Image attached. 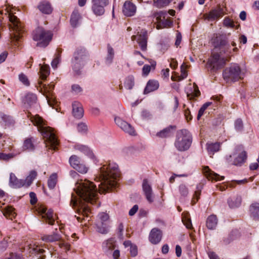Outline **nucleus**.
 Listing matches in <instances>:
<instances>
[{
  "instance_id": "7",
  "label": "nucleus",
  "mask_w": 259,
  "mask_h": 259,
  "mask_svg": "<svg viewBox=\"0 0 259 259\" xmlns=\"http://www.w3.org/2000/svg\"><path fill=\"white\" fill-rule=\"evenodd\" d=\"M52 38V33L51 31L46 30L42 27L37 28L33 33V39L39 41L37 46L46 47Z\"/></svg>"
},
{
  "instance_id": "57",
  "label": "nucleus",
  "mask_w": 259,
  "mask_h": 259,
  "mask_svg": "<svg viewBox=\"0 0 259 259\" xmlns=\"http://www.w3.org/2000/svg\"><path fill=\"white\" fill-rule=\"evenodd\" d=\"M224 25L227 27H233V22L229 18H225L224 20Z\"/></svg>"
},
{
  "instance_id": "36",
  "label": "nucleus",
  "mask_w": 259,
  "mask_h": 259,
  "mask_svg": "<svg viewBox=\"0 0 259 259\" xmlns=\"http://www.w3.org/2000/svg\"><path fill=\"white\" fill-rule=\"evenodd\" d=\"M175 130V127L172 126H169L160 132L157 133V136L160 138H165L167 137H169L172 131Z\"/></svg>"
},
{
  "instance_id": "60",
  "label": "nucleus",
  "mask_w": 259,
  "mask_h": 259,
  "mask_svg": "<svg viewBox=\"0 0 259 259\" xmlns=\"http://www.w3.org/2000/svg\"><path fill=\"white\" fill-rule=\"evenodd\" d=\"M29 196L30 197V203L31 204H34L37 202V198L36 194L34 192H30L29 193Z\"/></svg>"
},
{
  "instance_id": "49",
  "label": "nucleus",
  "mask_w": 259,
  "mask_h": 259,
  "mask_svg": "<svg viewBox=\"0 0 259 259\" xmlns=\"http://www.w3.org/2000/svg\"><path fill=\"white\" fill-rule=\"evenodd\" d=\"M74 169H76L77 171L82 174H86L88 171V167H87L82 163H81L78 166H77V167Z\"/></svg>"
},
{
  "instance_id": "35",
  "label": "nucleus",
  "mask_w": 259,
  "mask_h": 259,
  "mask_svg": "<svg viewBox=\"0 0 259 259\" xmlns=\"http://www.w3.org/2000/svg\"><path fill=\"white\" fill-rule=\"evenodd\" d=\"M114 240L113 238H110L103 243V248L105 251L112 250L114 249Z\"/></svg>"
},
{
  "instance_id": "10",
  "label": "nucleus",
  "mask_w": 259,
  "mask_h": 259,
  "mask_svg": "<svg viewBox=\"0 0 259 259\" xmlns=\"http://www.w3.org/2000/svg\"><path fill=\"white\" fill-rule=\"evenodd\" d=\"M38 213L42 216L46 222L50 225H53L55 222L54 218V213L52 209H47V207L44 205H40L38 208Z\"/></svg>"
},
{
  "instance_id": "64",
  "label": "nucleus",
  "mask_w": 259,
  "mask_h": 259,
  "mask_svg": "<svg viewBox=\"0 0 259 259\" xmlns=\"http://www.w3.org/2000/svg\"><path fill=\"white\" fill-rule=\"evenodd\" d=\"M7 259H22V257L18 254L16 253H11L10 256Z\"/></svg>"
},
{
  "instance_id": "29",
  "label": "nucleus",
  "mask_w": 259,
  "mask_h": 259,
  "mask_svg": "<svg viewBox=\"0 0 259 259\" xmlns=\"http://www.w3.org/2000/svg\"><path fill=\"white\" fill-rule=\"evenodd\" d=\"M37 7L39 11L44 14H49L52 11L51 5L48 2H42L39 4Z\"/></svg>"
},
{
  "instance_id": "51",
  "label": "nucleus",
  "mask_w": 259,
  "mask_h": 259,
  "mask_svg": "<svg viewBox=\"0 0 259 259\" xmlns=\"http://www.w3.org/2000/svg\"><path fill=\"white\" fill-rule=\"evenodd\" d=\"M77 130L80 133H85L88 131V126L85 123H79L77 125Z\"/></svg>"
},
{
  "instance_id": "50",
  "label": "nucleus",
  "mask_w": 259,
  "mask_h": 259,
  "mask_svg": "<svg viewBox=\"0 0 259 259\" xmlns=\"http://www.w3.org/2000/svg\"><path fill=\"white\" fill-rule=\"evenodd\" d=\"M98 217L99 220V222L98 223H100L102 224H105L104 222L107 221L109 219V216L108 214L105 212L100 213Z\"/></svg>"
},
{
  "instance_id": "40",
  "label": "nucleus",
  "mask_w": 259,
  "mask_h": 259,
  "mask_svg": "<svg viewBox=\"0 0 259 259\" xmlns=\"http://www.w3.org/2000/svg\"><path fill=\"white\" fill-rule=\"evenodd\" d=\"M220 145L219 143H210L207 144V149L209 155H213L220 150Z\"/></svg>"
},
{
  "instance_id": "37",
  "label": "nucleus",
  "mask_w": 259,
  "mask_h": 259,
  "mask_svg": "<svg viewBox=\"0 0 259 259\" xmlns=\"http://www.w3.org/2000/svg\"><path fill=\"white\" fill-rule=\"evenodd\" d=\"M33 139L29 138L24 141L23 148L25 150L33 151L34 149Z\"/></svg>"
},
{
  "instance_id": "11",
  "label": "nucleus",
  "mask_w": 259,
  "mask_h": 259,
  "mask_svg": "<svg viewBox=\"0 0 259 259\" xmlns=\"http://www.w3.org/2000/svg\"><path fill=\"white\" fill-rule=\"evenodd\" d=\"M233 156H235L233 163L236 165L244 163L247 158L246 152L242 146H238L235 148Z\"/></svg>"
},
{
  "instance_id": "4",
  "label": "nucleus",
  "mask_w": 259,
  "mask_h": 259,
  "mask_svg": "<svg viewBox=\"0 0 259 259\" xmlns=\"http://www.w3.org/2000/svg\"><path fill=\"white\" fill-rule=\"evenodd\" d=\"M236 46L234 41H232L230 45L227 40L219 53L214 52L210 61V64L213 68L218 69L223 67L226 62L229 61L230 54L232 52L238 50Z\"/></svg>"
},
{
  "instance_id": "43",
  "label": "nucleus",
  "mask_w": 259,
  "mask_h": 259,
  "mask_svg": "<svg viewBox=\"0 0 259 259\" xmlns=\"http://www.w3.org/2000/svg\"><path fill=\"white\" fill-rule=\"evenodd\" d=\"M69 163L71 166L73 168H75L78 166L81 162L80 158L76 155H72L69 158Z\"/></svg>"
},
{
  "instance_id": "20",
  "label": "nucleus",
  "mask_w": 259,
  "mask_h": 259,
  "mask_svg": "<svg viewBox=\"0 0 259 259\" xmlns=\"http://www.w3.org/2000/svg\"><path fill=\"white\" fill-rule=\"evenodd\" d=\"M143 190L148 201L152 203L154 201V198L152 193V190L151 186L148 184V181L144 180L142 185Z\"/></svg>"
},
{
  "instance_id": "44",
  "label": "nucleus",
  "mask_w": 259,
  "mask_h": 259,
  "mask_svg": "<svg viewBox=\"0 0 259 259\" xmlns=\"http://www.w3.org/2000/svg\"><path fill=\"white\" fill-rule=\"evenodd\" d=\"M114 52L113 48L109 45L107 46V56L106 58V61L107 63H110L114 57Z\"/></svg>"
},
{
  "instance_id": "23",
  "label": "nucleus",
  "mask_w": 259,
  "mask_h": 259,
  "mask_svg": "<svg viewBox=\"0 0 259 259\" xmlns=\"http://www.w3.org/2000/svg\"><path fill=\"white\" fill-rule=\"evenodd\" d=\"M72 113L73 116L77 118H80L83 116V110L79 102H74L72 103Z\"/></svg>"
},
{
  "instance_id": "13",
  "label": "nucleus",
  "mask_w": 259,
  "mask_h": 259,
  "mask_svg": "<svg viewBox=\"0 0 259 259\" xmlns=\"http://www.w3.org/2000/svg\"><path fill=\"white\" fill-rule=\"evenodd\" d=\"M165 15H166V12L163 11H160L155 14V16L158 22L157 26V29L169 27L172 24V22L170 20L165 19Z\"/></svg>"
},
{
  "instance_id": "62",
  "label": "nucleus",
  "mask_w": 259,
  "mask_h": 259,
  "mask_svg": "<svg viewBox=\"0 0 259 259\" xmlns=\"http://www.w3.org/2000/svg\"><path fill=\"white\" fill-rule=\"evenodd\" d=\"M188 176V175L187 174H181V175H176V174H174V176H171L170 178H169V182L170 183H173L175 181V178L176 177H187Z\"/></svg>"
},
{
  "instance_id": "58",
  "label": "nucleus",
  "mask_w": 259,
  "mask_h": 259,
  "mask_svg": "<svg viewBox=\"0 0 259 259\" xmlns=\"http://www.w3.org/2000/svg\"><path fill=\"white\" fill-rule=\"evenodd\" d=\"M124 230V226L122 223H120L118 228H117V231H118V235L120 238H123V231Z\"/></svg>"
},
{
  "instance_id": "47",
  "label": "nucleus",
  "mask_w": 259,
  "mask_h": 259,
  "mask_svg": "<svg viewBox=\"0 0 259 259\" xmlns=\"http://www.w3.org/2000/svg\"><path fill=\"white\" fill-rule=\"evenodd\" d=\"M97 231L100 233L106 234L108 232L106 224L97 223Z\"/></svg>"
},
{
  "instance_id": "52",
  "label": "nucleus",
  "mask_w": 259,
  "mask_h": 259,
  "mask_svg": "<svg viewBox=\"0 0 259 259\" xmlns=\"http://www.w3.org/2000/svg\"><path fill=\"white\" fill-rule=\"evenodd\" d=\"M71 91L75 94H78L82 92V89L79 84H74L71 86Z\"/></svg>"
},
{
  "instance_id": "56",
  "label": "nucleus",
  "mask_w": 259,
  "mask_h": 259,
  "mask_svg": "<svg viewBox=\"0 0 259 259\" xmlns=\"http://www.w3.org/2000/svg\"><path fill=\"white\" fill-rule=\"evenodd\" d=\"M60 55L58 54L52 61V66L53 68H56L57 65L60 63Z\"/></svg>"
},
{
  "instance_id": "42",
  "label": "nucleus",
  "mask_w": 259,
  "mask_h": 259,
  "mask_svg": "<svg viewBox=\"0 0 259 259\" xmlns=\"http://www.w3.org/2000/svg\"><path fill=\"white\" fill-rule=\"evenodd\" d=\"M36 175L37 173L35 171H31L29 176L27 177L25 180L24 181L25 185H26L27 187L29 186L32 183L33 180L35 178Z\"/></svg>"
},
{
  "instance_id": "54",
  "label": "nucleus",
  "mask_w": 259,
  "mask_h": 259,
  "mask_svg": "<svg viewBox=\"0 0 259 259\" xmlns=\"http://www.w3.org/2000/svg\"><path fill=\"white\" fill-rule=\"evenodd\" d=\"M234 125L235 128L237 131H241L243 129V122L240 119H238L235 121Z\"/></svg>"
},
{
  "instance_id": "19",
  "label": "nucleus",
  "mask_w": 259,
  "mask_h": 259,
  "mask_svg": "<svg viewBox=\"0 0 259 259\" xmlns=\"http://www.w3.org/2000/svg\"><path fill=\"white\" fill-rule=\"evenodd\" d=\"M203 172L205 176L209 180H214L215 181H221L224 179V176H221L219 175L212 171L208 166H205L203 168Z\"/></svg>"
},
{
  "instance_id": "18",
  "label": "nucleus",
  "mask_w": 259,
  "mask_h": 259,
  "mask_svg": "<svg viewBox=\"0 0 259 259\" xmlns=\"http://www.w3.org/2000/svg\"><path fill=\"white\" fill-rule=\"evenodd\" d=\"M137 10L136 6L132 3L126 1L124 3L122 12L123 14L127 17H131L134 16Z\"/></svg>"
},
{
  "instance_id": "17",
  "label": "nucleus",
  "mask_w": 259,
  "mask_h": 259,
  "mask_svg": "<svg viewBox=\"0 0 259 259\" xmlns=\"http://www.w3.org/2000/svg\"><path fill=\"white\" fill-rule=\"evenodd\" d=\"M212 43L214 47V50L220 51L222 47L225 45L227 40L225 36L223 35L217 33L214 34L212 38Z\"/></svg>"
},
{
  "instance_id": "46",
  "label": "nucleus",
  "mask_w": 259,
  "mask_h": 259,
  "mask_svg": "<svg viewBox=\"0 0 259 259\" xmlns=\"http://www.w3.org/2000/svg\"><path fill=\"white\" fill-rule=\"evenodd\" d=\"M134 78L132 76H129L126 78L124 81V87L125 88L128 90L133 89L134 85Z\"/></svg>"
},
{
  "instance_id": "15",
  "label": "nucleus",
  "mask_w": 259,
  "mask_h": 259,
  "mask_svg": "<svg viewBox=\"0 0 259 259\" xmlns=\"http://www.w3.org/2000/svg\"><path fill=\"white\" fill-rule=\"evenodd\" d=\"M24 104L27 108H30L33 110L38 109L39 106L37 104V97L32 93L28 94L25 97Z\"/></svg>"
},
{
  "instance_id": "45",
  "label": "nucleus",
  "mask_w": 259,
  "mask_h": 259,
  "mask_svg": "<svg viewBox=\"0 0 259 259\" xmlns=\"http://www.w3.org/2000/svg\"><path fill=\"white\" fill-rule=\"evenodd\" d=\"M193 90L191 93H187V97L189 99H191L194 97H198L200 95V92L198 89V87L195 83H193Z\"/></svg>"
},
{
  "instance_id": "38",
  "label": "nucleus",
  "mask_w": 259,
  "mask_h": 259,
  "mask_svg": "<svg viewBox=\"0 0 259 259\" xmlns=\"http://www.w3.org/2000/svg\"><path fill=\"white\" fill-rule=\"evenodd\" d=\"M182 220L186 228L189 229L192 228V225L190 218V214L188 212H184L182 213Z\"/></svg>"
},
{
  "instance_id": "25",
  "label": "nucleus",
  "mask_w": 259,
  "mask_h": 259,
  "mask_svg": "<svg viewBox=\"0 0 259 259\" xmlns=\"http://www.w3.org/2000/svg\"><path fill=\"white\" fill-rule=\"evenodd\" d=\"M10 184L15 188H20L25 185L24 181L18 180L13 173H11L10 176Z\"/></svg>"
},
{
  "instance_id": "27",
  "label": "nucleus",
  "mask_w": 259,
  "mask_h": 259,
  "mask_svg": "<svg viewBox=\"0 0 259 259\" xmlns=\"http://www.w3.org/2000/svg\"><path fill=\"white\" fill-rule=\"evenodd\" d=\"M41 239L45 242H52L60 240L61 237L57 232H54L52 235H44Z\"/></svg>"
},
{
  "instance_id": "6",
  "label": "nucleus",
  "mask_w": 259,
  "mask_h": 259,
  "mask_svg": "<svg viewBox=\"0 0 259 259\" xmlns=\"http://www.w3.org/2000/svg\"><path fill=\"white\" fill-rule=\"evenodd\" d=\"M192 140V138L190 133L186 130H182L177 133L175 145L178 150L185 151L190 148Z\"/></svg>"
},
{
  "instance_id": "59",
  "label": "nucleus",
  "mask_w": 259,
  "mask_h": 259,
  "mask_svg": "<svg viewBox=\"0 0 259 259\" xmlns=\"http://www.w3.org/2000/svg\"><path fill=\"white\" fill-rule=\"evenodd\" d=\"M130 253L132 256H136L138 254V248L137 247L133 245L130 247Z\"/></svg>"
},
{
  "instance_id": "14",
  "label": "nucleus",
  "mask_w": 259,
  "mask_h": 259,
  "mask_svg": "<svg viewBox=\"0 0 259 259\" xmlns=\"http://www.w3.org/2000/svg\"><path fill=\"white\" fill-rule=\"evenodd\" d=\"M53 88L54 86L52 85H43V94L46 96L48 104L53 108H54L55 104H57V101L52 93Z\"/></svg>"
},
{
  "instance_id": "33",
  "label": "nucleus",
  "mask_w": 259,
  "mask_h": 259,
  "mask_svg": "<svg viewBox=\"0 0 259 259\" xmlns=\"http://www.w3.org/2000/svg\"><path fill=\"white\" fill-rule=\"evenodd\" d=\"M203 189V184L199 183L196 186V189L194 192L193 198L191 201L192 205L195 204L199 199L201 192Z\"/></svg>"
},
{
  "instance_id": "30",
  "label": "nucleus",
  "mask_w": 259,
  "mask_h": 259,
  "mask_svg": "<svg viewBox=\"0 0 259 259\" xmlns=\"http://www.w3.org/2000/svg\"><path fill=\"white\" fill-rule=\"evenodd\" d=\"M14 209L11 206H7L2 209L4 216L6 218L12 220L16 216V213L14 211Z\"/></svg>"
},
{
  "instance_id": "9",
  "label": "nucleus",
  "mask_w": 259,
  "mask_h": 259,
  "mask_svg": "<svg viewBox=\"0 0 259 259\" xmlns=\"http://www.w3.org/2000/svg\"><path fill=\"white\" fill-rule=\"evenodd\" d=\"M224 12L223 8L220 6L212 9L208 13L203 15V18L208 21H214L222 17L224 15Z\"/></svg>"
},
{
  "instance_id": "41",
  "label": "nucleus",
  "mask_w": 259,
  "mask_h": 259,
  "mask_svg": "<svg viewBox=\"0 0 259 259\" xmlns=\"http://www.w3.org/2000/svg\"><path fill=\"white\" fill-rule=\"evenodd\" d=\"M57 182V175L54 173L51 175L48 181V185L50 189H53L55 188Z\"/></svg>"
},
{
  "instance_id": "22",
  "label": "nucleus",
  "mask_w": 259,
  "mask_h": 259,
  "mask_svg": "<svg viewBox=\"0 0 259 259\" xmlns=\"http://www.w3.org/2000/svg\"><path fill=\"white\" fill-rule=\"evenodd\" d=\"M250 215L254 220L259 219V201L252 202L249 208Z\"/></svg>"
},
{
  "instance_id": "1",
  "label": "nucleus",
  "mask_w": 259,
  "mask_h": 259,
  "mask_svg": "<svg viewBox=\"0 0 259 259\" xmlns=\"http://www.w3.org/2000/svg\"><path fill=\"white\" fill-rule=\"evenodd\" d=\"M119 177L120 172L117 164L112 162L104 165L100 168L99 177L95 179L100 182L98 190L96 185L90 181H78L74 188L75 194L72 193L71 195L70 204L72 207H77L79 214L88 217L90 209L83 201L94 203L96 202L98 191L100 193H105L115 188Z\"/></svg>"
},
{
  "instance_id": "34",
  "label": "nucleus",
  "mask_w": 259,
  "mask_h": 259,
  "mask_svg": "<svg viewBox=\"0 0 259 259\" xmlns=\"http://www.w3.org/2000/svg\"><path fill=\"white\" fill-rule=\"evenodd\" d=\"M27 249L30 253H35L37 255L40 254V256L38 257L44 259L43 255H41L43 252H45L44 249L39 248L37 246H35V245H32L31 244L27 246Z\"/></svg>"
},
{
  "instance_id": "12",
  "label": "nucleus",
  "mask_w": 259,
  "mask_h": 259,
  "mask_svg": "<svg viewBox=\"0 0 259 259\" xmlns=\"http://www.w3.org/2000/svg\"><path fill=\"white\" fill-rule=\"evenodd\" d=\"M92 10L96 15H102L104 13V7L108 4V0H92Z\"/></svg>"
},
{
  "instance_id": "8",
  "label": "nucleus",
  "mask_w": 259,
  "mask_h": 259,
  "mask_svg": "<svg viewBox=\"0 0 259 259\" xmlns=\"http://www.w3.org/2000/svg\"><path fill=\"white\" fill-rule=\"evenodd\" d=\"M239 66L234 64L225 69L223 72V76L225 80L236 81L241 78Z\"/></svg>"
},
{
  "instance_id": "31",
  "label": "nucleus",
  "mask_w": 259,
  "mask_h": 259,
  "mask_svg": "<svg viewBox=\"0 0 259 259\" xmlns=\"http://www.w3.org/2000/svg\"><path fill=\"white\" fill-rule=\"evenodd\" d=\"M39 66L40 78L42 80H45L48 76L50 74V67L49 65L46 64H44L43 65L40 64Z\"/></svg>"
},
{
  "instance_id": "61",
  "label": "nucleus",
  "mask_w": 259,
  "mask_h": 259,
  "mask_svg": "<svg viewBox=\"0 0 259 259\" xmlns=\"http://www.w3.org/2000/svg\"><path fill=\"white\" fill-rule=\"evenodd\" d=\"M151 66L149 65H145L142 69L143 74L147 75L151 70Z\"/></svg>"
},
{
  "instance_id": "26",
  "label": "nucleus",
  "mask_w": 259,
  "mask_h": 259,
  "mask_svg": "<svg viewBox=\"0 0 259 259\" xmlns=\"http://www.w3.org/2000/svg\"><path fill=\"white\" fill-rule=\"evenodd\" d=\"M241 200V197L240 196H234L228 199V203L230 208H235L240 205Z\"/></svg>"
},
{
  "instance_id": "3",
  "label": "nucleus",
  "mask_w": 259,
  "mask_h": 259,
  "mask_svg": "<svg viewBox=\"0 0 259 259\" xmlns=\"http://www.w3.org/2000/svg\"><path fill=\"white\" fill-rule=\"evenodd\" d=\"M27 117L34 125L37 126L38 130L41 133L44 138L46 139V146L49 149L55 150L58 144V140L56 138L53 130L50 127L44 126L45 123L43 119L38 114L33 115L28 111Z\"/></svg>"
},
{
  "instance_id": "53",
  "label": "nucleus",
  "mask_w": 259,
  "mask_h": 259,
  "mask_svg": "<svg viewBox=\"0 0 259 259\" xmlns=\"http://www.w3.org/2000/svg\"><path fill=\"white\" fill-rule=\"evenodd\" d=\"M19 78L20 81L22 82L25 85L28 86L30 84L29 81L28 80L27 76L24 74L23 73H21L19 75Z\"/></svg>"
},
{
  "instance_id": "39",
  "label": "nucleus",
  "mask_w": 259,
  "mask_h": 259,
  "mask_svg": "<svg viewBox=\"0 0 259 259\" xmlns=\"http://www.w3.org/2000/svg\"><path fill=\"white\" fill-rule=\"evenodd\" d=\"M137 41L139 44L141 49L142 51H145L147 48V37L146 34H140L138 38Z\"/></svg>"
},
{
  "instance_id": "32",
  "label": "nucleus",
  "mask_w": 259,
  "mask_h": 259,
  "mask_svg": "<svg viewBox=\"0 0 259 259\" xmlns=\"http://www.w3.org/2000/svg\"><path fill=\"white\" fill-rule=\"evenodd\" d=\"M81 17L78 10H75L71 16L70 23L72 27H75L77 26L78 21Z\"/></svg>"
},
{
  "instance_id": "24",
  "label": "nucleus",
  "mask_w": 259,
  "mask_h": 259,
  "mask_svg": "<svg viewBox=\"0 0 259 259\" xmlns=\"http://www.w3.org/2000/svg\"><path fill=\"white\" fill-rule=\"evenodd\" d=\"M159 87V82L156 80H150L148 81L144 89L145 94H149L150 92L157 90Z\"/></svg>"
},
{
  "instance_id": "2",
  "label": "nucleus",
  "mask_w": 259,
  "mask_h": 259,
  "mask_svg": "<svg viewBox=\"0 0 259 259\" xmlns=\"http://www.w3.org/2000/svg\"><path fill=\"white\" fill-rule=\"evenodd\" d=\"M0 13L4 15L3 19L6 18L9 20L10 42L14 46L18 45L25 31L23 24L7 8L0 11Z\"/></svg>"
},
{
  "instance_id": "21",
  "label": "nucleus",
  "mask_w": 259,
  "mask_h": 259,
  "mask_svg": "<svg viewBox=\"0 0 259 259\" xmlns=\"http://www.w3.org/2000/svg\"><path fill=\"white\" fill-rule=\"evenodd\" d=\"M162 238L161 231L157 228H153L150 233L149 239L150 242L153 244L158 243Z\"/></svg>"
},
{
  "instance_id": "5",
  "label": "nucleus",
  "mask_w": 259,
  "mask_h": 259,
  "mask_svg": "<svg viewBox=\"0 0 259 259\" xmlns=\"http://www.w3.org/2000/svg\"><path fill=\"white\" fill-rule=\"evenodd\" d=\"M88 60V53L84 48H79L77 49L74 53L72 60V68L75 74L79 75L80 74L81 69Z\"/></svg>"
},
{
  "instance_id": "48",
  "label": "nucleus",
  "mask_w": 259,
  "mask_h": 259,
  "mask_svg": "<svg viewBox=\"0 0 259 259\" xmlns=\"http://www.w3.org/2000/svg\"><path fill=\"white\" fill-rule=\"evenodd\" d=\"M179 191L183 197H186L189 193L188 188L185 184H181L179 186Z\"/></svg>"
},
{
  "instance_id": "63",
  "label": "nucleus",
  "mask_w": 259,
  "mask_h": 259,
  "mask_svg": "<svg viewBox=\"0 0 259 259\" xmlns=\"http://www.w3.org/2000/svg\"><path fill=\"white\" fill-rule=\"evenodd\" d=\"M139 208L138 205H135L130 210L128 214L131 216L134 215L138 211Z\"/></svg>"
},
{
  "instance_id": "55",
  "label": "nucleus",
  "mask_w": 259,
  "mask_h": 259,
  "mask_svg": "<svg viewBox=\"0 0 259 259\" xmlns=\"http://www.w3.org/2000/svg\"><path fill=\"white\" fill-rule=\"evenodd\" d=\"M14 155L12 153L5 154L4 153H0V160H8L9 159L13 158Z\"/></svg>"
},
{
  "instance_id": "28",
  "label": "nucleus",
  "mask_w": 259,
  "mask_h": 259,
  "mask_svg": "<svg viewBox=\"0 0 259 259\" xmlns=\"http://www.w3.org/2000/svg\"><path fill=\"white\" fill-rule=\"evenodd\" d=\"M218 224V219L215 215H210L206 220V226L208 229H214Z\"/></svg>"
},
{
  "instance_id": "16",
  "label": "nucleus",
  "mask_w": 259,
  "mask_h": 259,
  "mask_svg": "<svg viewBox=\"0 0 259 259\" xmlns=\"http://www.w3.org/2000/svg\"><path fill=\"white\" fill-rule=\"evenodd\" d=\"M115 122L116 124L124 132L128 133L130 135H134L135 134V130L132 126L123 120L119 117L115 118Z\"/></svg>"
}]
</instances>
